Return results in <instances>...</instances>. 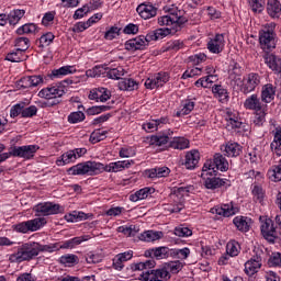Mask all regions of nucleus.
<instances>
[{"mask_svg": "<svg viewBox=\"0 0 281 281\" xmlns=\"http://www.w3.org/2000/svg\"><path fill=\"white\" fill-rule=\"evenodd\" d=\"M133 164V160H123V161H116L111 162L108 166L102 165V162H95V161H86L80 162L76 166H72L68 169L69 175H89L90 177H93V175H100L102 170L105 172H122L125 168H131V165Z\"/></svg>", "mask_w": 281, "mask_h": 281, "instance_id": "1", "label": "nucleus"}, {"mask_svg": "<svg viewBox=\"0 0 281 281\" xmlns=\"http://www.w3.org/2000/svg\"><path fill=\"white\" fill-rule=\"evenodd\" d=\"M38 256L36 243H26L18 248V251L10 255V262H25Z\"/></svg>", "mask_w": 281, "mask_h": 281, "instance_id": "2", "label": "nucleus"}, {"mask_svg": "<svg viewBox=\"0 0 281 281\" xmlns=\"http://www.w3.org/2000/svg\"><path fill=\"white\" fill-rule=\"evenodd\" d=\"M276 24H267L259 32V45L265 54L276 49Z\"/></svg>", "mask_w": 281, "mask_h": 281, "instance_id": "3", "label": "nucleus"}, {"mask_svg": "<svg viewBox=\"0 0 281 281\" xmlns=\"http://www.w3.org/2000/svg\"><path fill=\"white\" fill-rule=\"evenodd\" d=\"M170 278L171 276L168 273L165 266L156 270H146L140 274V280L144 281H167L170 280Z\"/></svg>", "mask_w": 281, "mask_h": 281, "instance_id": "4", "label": "nucleus"}, {"mask_svg": "<svg viewBox=\"0 0 281 281\" xmlns=\"http://www.w3.org/2000/svg\"><path fill=\"white\" fill-rule=\"evenodd\" d=\"M43 225H45V218H34L14 225V229L21 234H27L29 232H37Z\"/></svg>", "mask_w": 281, "mask_h": 281, "instance_id": "5", "label": "nucleus"}, {"mask_svg": "<svg viewBox=\"0 0 281 281\" xmlns=\"http://www.w3.org/2000/svg\"><path fill=\"white\" fill-rule=\"evenodd\" d=\"M261 77L260 75L256 72H250L248 74L244 79H243V85L240 88V91L247 95V93H251V91H256V87H258L261 82Z\"/></svg>", "mask_w": 281, "mask_h": 281, "instance_id": "6", "label": "nucleus"}, {"mask_svg": "<svg viewBox=\"0 0 281 281\" xmlns=\"http://www.w3.org/2000/svg\"><path fill=\"white\" fill-rule=\"evenodd\" d=\"M36 216H50L52 214H58L60 212V204L52 202L40 203L34 206Z\"/></svg>", "mask_w": 281, "mask_h": 281, "instance_id": "7", "label": "nucleus"}, {"mask_svg": "<svg viewBox=\"0 0 281 281\" xmlns=\"http://www.w3.org/2000/svg\"><path fill=\"white\" fill-rule=\"evenodd\" d=\"M261 234L268 243H276V227L273 226V220L271 218H263L261 221Z\"/></svg>", "mask_w": 281, "mask_h": 281, "instance_id": "8", "label": "nucleus"}, {"mask_svg": "<svg viewBox=\"0 0 281 281\" xmlns=\"http://www.w3.org/2000/svg\"><path fill=\"white\" fill-rule=\"evenodd\" d=\"M36 150H38V146L36 145L14 147L11 150V156L22 157L23 159H32V157H34V155L36 154Z\"/></svg>", "mask_w": 281, "mask_h": 281, "instance_id": "9", "label": "nucleus"}, {"mask_svg": "<svg viewBox=\"0 0 281 281\" xmlns=\"http://www.w3.org/2000/svg\"><path fill=\"white\" fill-rule=\"evenodd\" d=\"M262 252L256 254L245 263V273L247 276H255V273H258V270L262 267Z\"/></svg>", "mask_w": 281, "mask_h": 281, "instance_id": "10", "label": "nucleus"}, {"mask_svg": "<svg viewBox=\"0 0 281 281\" xmlns=\"http://www.w3.org/2000/svg\"><path fill=\"white\" fill-rule=\"evenodd\" d=\"M137 14L140 19L148 21V19H154L157 16V7L153 5L150 2H143L136 8Z\"/></svg>", "mask_w": 281, "mask_h": 281, "instance_id": "11", "label": "nucleus"}, {"mask_svg": "<svg viewBox=\"0 0 281 281\" xmlns=\"http://www.w3.org/2000/svg\"><path fill=\"white\" fill-rule=\"evenodd\" d=\"M168 80H170L168 72H158L154 78H148L145 81V87L146 89H157L159 87H164Z\"/></svg>", "mask_w": 281, "mask_h": 281, "instance_id": "12", "label": "nucleus"}, {"mask_svg": "<svg viewBox=\"0 0 281 281\" xmlns=\"http://www.w3.org/2000/svg\"><path fill=\"white\" fill-rule=\"evenodd\" d=\"M225 48V36L223 34H216L214 38H211L207 43V49L211 54H221Z\"/></svg>", "mask_w": 281, "mask_h": 281, "instance_id": "13", "label": "nucleus"}, {"mask_svg": "<svg viewBox=\"0 0 281 281\" xmlns=\"http://www.w3.org/2000/svg\"><path fill=\"white\" fill-rule=\"evenodd\" d=\"M263 60L267 67L271 69V71H274L276 74H281V58L278 57L273 53H265L263 54Z\"/></svg>", "mask_w": 281, "mask_h": 281, "instance_id": "14", "label": "nucleus"}, {"mask_svg": "<svg viewBox=\"0 0 281 281\" xmlns=\"http://www.w3.org/2000/svg\"><path fill=\"white\" fill-rule=\"evenodd\" d=\"M204 179V187L206 190H216L218 188H223V186H232L229 180H223L221 178H216V176H211Z\"/></svg>", "mask_w": 281, "mask_h": 281, "instance_id": "15", "label": "nucleus"}, {"mask_svg": "<svg viewBox=\"0 0 281 281\" xmlns=\"http://www.w3.org/2000/svg\"><path fill=\"white\" fill-rule=\"evenodd\" d=\"M146 47H148V43H146L144 35L125 42V49H127L128 52H137V49H146Z\"/></svg>", "mask_w": 281, "mask_h": 281, "instance_id": "16", "label": "nucleus"}, {"mask_svg": "<svg viewBox=\"0 0 281 281\" xmlns=\"http://www.w3.org/2000/svg\"><path fill=\"white\" fill-rule=\"evenodd\" d=\"M273 100H276V86L272 83H266L261 88V102L270 104Z\"/></svg>", "mask_w": 281, "mask_h": 281, "instance_id": "17", "label": "nucleus"}, {"mask_svg": "<svg viewBox=\"0 0 281 281\" xmlns=\"http://www.w3.org/2000/svg\"><path fill=\"white\" fill-rule=\"evenodd\" d=\"M89 100H100V102H106V100H111V91L106 88H97L90 91Z\"/></svg>", "mask_w": 281, "mask_h": 281, "instance_id": "18", "label": "nucleus"}, {"mask_svg": "<svg viewBox=\"0 0 281 281\" xmlns=\"http://www.w3.org/2000/svg\"><path fill=\"white\" fill-rule=\"evenodd\" d=\"M65 90H60L57 87L45 88L38 92V97L45 98V100H52V98H63Z\"/></svg>", "mask_w": 281, "mask_h": 281, "instance_id": "19", "label": "nucleus"}, {"mask_svg": "<svg viewBox=\"0 0 281 281\" xmlns=\"http://www.w3.org/2000/svg\"><path fill=\"white\" fill-rule=\"evenodd\" d=\"M221 150L227 157H238L243 153V147L238 143H228L223 145Z\"/></svg>", "mask_w": 281, "mask_h": 281, "instance_id": "20", "label": "nucleus"}, {"mask_svg": "<svg viewBox=\"0 0 281 281\" xmlns=\"http://www.w3.org/2000/svg\"><path fill=\"white\" fill-rule=\"evenodd\" d=\"M199 159H201L199 150H191L187 153L184 161L186 168L188 170H194V168H196V165L199 164Z\"/></svg>", "mask_w": 281, "mask_h": 281, "instance_id": "21", "label": "nucleus"}, {"mask_svg": "<svg viewBox=\"0 0 281 281\" xmlns=\"http://www.w3.org/2000/svg\"><path fill=\"white\" fill-rule=\"evenodd\" d=\"M245 109H249L250 111H262V102H260V98H258V94H252L249 98L246 99L244 102Z\"/></svg>", "mask_w": 281, "mask_h": 281, "instance_id": "22", "label": "nucleus"}, {"mask_svg": "<svg viewBox=\"0 0 281 281\" xmlns=\"http://www.w3.org/2000/svg\"><path fill=\"white\" fill-rule=\"evenodd\" d=\"M213 166L216 170H221V172H227V170H229V162L223 154L214 155Z\"/></svg>", "mask_w": 281, "mask_h": 281, "instance_id": "23", "label": "nucleus"}, {"mask_svg": "<svg viewBox=\"0 0 281 281\" xmlns=\"http://www.w3.org/2000/svg\"><path fill=\"white\" fill-rule=\"evenodd\" d=\"M155 192L154 188H143L138 191H136L134 194L130 195V201H133L134 203H137V201H143V199H148L150 194Z\"/></svg>", "mask_w": 281, "mask_h": 281, "instance_id": "24", "label": "nucleus"}, {"mask_svg": "<svg viewBox=\"0 0 281 281\" xmlns=\"http://www.w3.org/2000/svg\"><path fill=\"white\" fill-rule=\"evenodd\" d=\"M168 175H170L168 167H156L147 171L149 179H161L162 177H168Z\"/></svg>", "mask_w": 281, "mask_h": 281, "instance_id": "25", "label": "nucleus"}, {"mask_svg": "<svg viewBox=\"0 0 281 281\" xmlns=\"http://www.w3.org/2000/svg\"><path fill=\"white\" fill-rule=\"evenodd\" d=\"M267 12L272 19L279 18L281 12V4L278 0H268Z\"/></svg>", "mask_w": 281, "mask_h": 281, "instance_id": "26", "label": "nucleus"}, {"mask_svg": "<svg viewBox=\"0 0 281 281\" xmlns=\"http://www.w3.org/2000/svg\"><path fill=\"white\" fill-rule=\"evenodd\" d=\"M250 221L249 217L237 216L233 220V223L239 232H249Z\"/></svg>", "mask_w": 281, "mask_h": 281, "instance_id": "27", "label": "nucleus"}, {"mask_svg": "<svg viewBox=\"0 0 281 281\" xmlns=\"http://www.w3.org/2000/svg\"><path fill=\"white\" fill-rule=\"evenodd\" d=\"M70 74H76V67L63 66L59 69L53 70L50 78H63V76H69Z\"/></svg>", "mask_w": 281, "mask_h": 281, "instance_id": "28", "label": "nucleus"}, {"mask_svg": "<svg viewBox=\"0 0 281 281\" xmlns=\"http://www.w3.org/2000/svg\"><path fill=\"white\" fill-rule=\"evenodd\" d=\"M270 148L274 155L281 157V128L276 131Z\"/></svg>", "mask_w": 281, "mask_h": 281, "instance_id": "29", "label": "nucleus"}, {"mask_svg": "<svg viewBox=\"0 0 281 281\" xmlns=\"http://www.w3.org/2000/svg\"><path fill=\"white\" fill-rule=\"evenodd\" d=\"M215 213L227 218L236 214V209L232 204H223L222 206L215 207Z\"/></svg>", "mask_w": 281, "mask_h": 281, "instance_id": "30", "label": "nucleus"}, {"mask_svg": "<svg viewBox=\"0 0 281 281\" xmlns=\"http://www.w3.org/2000/svg\"><path fill=\"white\" fill-rule=\"evenodd\" d=\"M139 83L135 81L134 79H123L121 82H119V88L121 91H135V89H138Z\"/></svg>", "mask_w": 281, "mask_h": 281, "instance_id": "31", "label": "nucleus"}, {"mask_svg": "<svg viewBox=\"0 0 281 281\" xmlns=\"http://www.w3.org/2000/svg\"><path fill=\"white\" fill-rule=\"evenodd\" d=\"M170 146L176 150H186L190 146V142L183 137H175L170 140Z\"/></svg>", "mask_w": 281, "mask_h": 281, "instance_id": "32", "label": "nucleus"}, {"mask_svg": "<svg viewBox=\"0 0 281 281\" xmlns=\"http://www.w3.org/2000/svg\"><path fill=\"white\" fill-rule=\"evenodd\" d=\"M164 236L161 232L147 231L140 234V239L145 240V243H154V240H159Z\"/></svg>", "mask_w": 281, "mask_h": 281, "instance_id": "33", "label": "nucleus"}, {"mask_svg": "<svg viewBox=\"0 0 281 281\" xmlns=\"http://www.w3.org/2000/svg\"><path fill=\"white\" fill-rule=\"evenodd\" d=\"M78 157H76V150H69L61 155L60 159L57 160V166H65L67 164H71V161H76Z\"/></svg>", "mask_w": 281, "mask_h": 281, "instance_id": "34", "label": "nucleus"}, {"mask_svg": "<svg viewBox=\"0 0 281 281\" xmlns=\"http://www.w3.org/2000/svg\"><path fill=\"white\" fill-rule=\"evenodd\" d=\"M60 265H65V267H75L80 262V259L76 255H64L59 258Z\"/></svg>", "mask_w": 281, "mask_h": 281, "instance_id": "35", "label": "nucleus"}, {"mask_svg": "<svg viewBox=\"0 0 281 281\" xmlns=\"http://www.w3.org/2000/svg\"><path fill=\"white\" fill-rule=\"evenodd\" d=\"M164 267H165L167 273H169V276H170V273H173V274L179 273V271H181V269H183V263L181 261L177 260V261L167 262L164 265Z\"/></svg>", "mask_w": 281, "mask_h": 281, "instance_id": "36", "label": "nucleus"}, {"mask_svg": "<svg viewBox=\"0 0 281 281\" xmlns=\"http://www.w3.org/2000/svg\"><path fill=\"white\" fill-rule=\"evenodd\" d=\"M22 16H25V10H13L8 14L10 25H16L21 21Z\"/></svg>", "mask_w": 281, "mask_h": 281, "instance_id": "37", "label": "nucleus"}, {"mask_svg": "<svg viewBox=\"0 0 281 281\" xmlns=\"http://www.w3.org/2000/svg\"><path fill=\"white\" fill-rule=\"evenodd\" d=\"M5 60H9L10 63H23V60H27V56L16 49L15 52L9 53Z\"/></svg>", "mask_w": 281, "mask_h": 281, "instance_id": "38", "label": "nucleus"}, {"mask_svg": "<svg viewBox=\"0 0 281 281\" xmlns=\"http://www.w3.org/2000/svg\"><path fill=\"white\" fill-rule=\"evenodd\" d=\"M202 179H205L206 177H216V170L214 167V162H212L211 160H207L203 168H202V175H201Z\"/></svg>", "mask_w": 281, "mask_h": 281, "instance_id": "39", "label": "nucleus"}, {"mask_svg": "<svg viewBox=\"0 0 281 281\" xmlns=\"http://www.w3.org/2000/svg\"><path fill=\"white\" fill-rule=\"evenodd\" d=\"M78 109H79V111L72 112L68 116V122L70 124H78V122H83L85 113L82 112V110H85V106L83 105H78ZM80 109H82V110H80Z\"/></svg>", "mask_w": 281, "mask_h": 281, "instance_id": "40", "label": "nucleus"}, {"mask_svg": "<svg viewBox=\"0 0 281 281\" xmlns=\"http://www.w3.org/2000/svg\"><path fill=\"white\" fill-rule=\"evenodd\" d=\"M268 177L271 181H281V160L278 165L272 166V168L268 171Z\"/></svg>", "mask_w": 281, "mask_h": 281, "instance_id": "41", "label": "nucleus"}, {"mask_svg": "<svg viewBox=\"0 0 281 281\" xmlns=\"http://www.w3.org/2000/svg\"><path fill=\"white\" fill-rule=\"evenodd\" d=\"M15 47L18 52H21L22 54H25L27 49H30V38L27 37H19L15 41Z\"/></svg>", "mask_w": 281, "mask_h": 281, "instance_id": "42", "label": "nucleus"}, {"mask_svg": "<svg viewBox=\"0 0 281 281\" xmlns=\"http://www.w3.org/2000/svg\"><path fill=\"white\" fill-rule=\"evenodd\" d=\"M168 142H170V137L166 135H155L150 137L149 144L151 146H165Z\"/></svg>", "mask_w": 281, "mask_h": 281, "instance_id": "43", "label": "nucleus"}, {"mask_svg": "<svg viewBox=\"0 0 281 281\" xmlns=\"http://www.w3.org/2000/svg\"><path fill=\"white\" fill-rule=\"evenodd\" d=\"M265 0H249V5L252 10V12L260 14L261 12L265 11V5H266Z\"/></svg>", "mask_w": 281, "mask_h": 281, "instance_id": "44", "label": "nucleus"}, {"mask_svg": "<svg viewBox=\"0 0 281 281\" xmlns=\"http://www.w3.org/2000/svg\"><path fill=\"white\" fill-rule=\"evenodd\" d=\"M212 91L215 98H218L220 102L223 100H227V90L223 88V86L215 85L213 86Z\"/></svg>", "mask_w": 281, "mask_h": 281, "instance_id": "45", "label": "nucleus"}, {"mask_svg": "<svg viewBox=\"0 0 281 281\" xmlns=\"http://www.w3.org/2000/svg\"><path fill=\"white\" fill-rule=\"evenodd\" d=\"M172 22H173V25H178V27H181V25H184V23H188V18L181 15V11H177L173 9Z\"/></svg>", "mask_w": 281, "mask_h": 281, "instance_id": "46", "label": "nucleus"}, {"mask_svg": "<svg viewBox=\"0 0 281 281\" xmlns=\"http://www.w3.org/2000/svg\"><path fill=\"white\" fill-rule=\"evenodd\" d=\"M34 32H36V24L34 23L24 24L16 30V34H20V35L34 34Z\"/></svg>", "mask_w": 281, "mask_h": 281, "instance_id": "47", "label": "nucleus"}, {"mask_svg": "<svg viewBox=\"0 0 281 281\" xmlns=\"http://www.w3.org/2000/svg\"><path fill=\"white\" fill-rule=\"evenodd\" d=\"M122 76H124V68L122 67L113 68L110 70L108 69L106 71V77L112 78V80H120Z\"/></svg>", "mask_w": 281, "mask_h": 281, "instance_id": "48", "label": "nucleus"}, {"mask_svg": "<svg viewBox=\"0 0 281 281\" xmlns=\"http://www.w3.org/2000/svg\"><path fill=\"white\" fill-rule=\"evenodd\" d=\"M103 139H106V132H101L100 130H97L91 133L90 135V142L91 144H98V142H102Z\"/></svg>", "mask_w": 281, "mask_h": 281, "instance_id": "49", "label": "nucleus"}, {"mask_svg": "<svg viewBox=\"0 0 281 281\" xmlns=\"http://www.w3.org/2000/svg\"><path fill=\"white\" fill-rule=\"evenodd\" d=\"M170 249L168 247H158L154 249V258L157 260H164V258H168V252Z\"/></svg>", "mask_w": 281, "mask_h": 281, "instance_id": "50", "label": "nucleus"}, {"mask_svg": "<svg viewBox=\"0 0 281 281\" xmlns=\"http://www.w3.org/2000/svg\"><path fill=\"white\" fill-rule=\"evenodd\" d=\"M36 113H38V109L36 108V105L25 108V103H23L22 117H34Z\"/></svg>", "mask_w": 281, "mask_h": 281, "instance_id": "51", "label": "nucleus"}, {"mask_svg": "<svg viewBox=\"0 0 281 281\" xmlns=\"http://www.w3.org/2000/svg\"><path fill=\"white\" fill-rule=\"evenodd\" d=\"M55 36L52 33H46L40 37V47H48L54 42Z\"/></svg>", "mask_w": 281, "mask_h": 281, "instance_id": "52", "label": "nucleus"}, {"mask_svg": "<svg viewBox=\"0 0 281 281\" xmlns=\"http://www.w3.org/2000/svg\"><path fill=\"white\" fill-rule=\"evenodd\" d=\"M155 267V260H147L133 266L134 271H144V269H153Z\"/></svg>", "mask_w": 281, "mask_h": 281, "instance_id": "53", "label": "nucleus"}, {"mask_svg": "<svg viewBox=\"0 0 281 281\" xmlns=\"http://www.w3.org/2000/svg\"><path fill=\"white\" fill-rule=\"evenodd\" d=\"M269 267H281V254L280 252H272L269 260Z\"/></svg>", "mask_w": 281, "mask_h": 281, "instance_id": "54", "label": "nucleus"}, {"mask_svg": "<svg viewBox=\"0 0 281 281\" xmlns=\"http://www.w3.org/2000/svg\"><path fill=\"white\" fill-rule=\"evenodd\" d=\"M116 36H120V27L117 26L110 27L104 34V38H106V41H113Z\"/></svg>", "mask_w": 281, "mask_h": 281, "instance_id": "55", "label": "nucleus"}, {"mask_svg": "<svg viewBox=\"0 0 281 281\" xmlns=\"http://www.w3.org/2000/svg\"><path fill=\"white\" fill-rule=\"evenodd\" d=\"M36 247H37V256L38 254H41V251H48L52 254V251H58V247L56 246V244L54 245H41L38 243H36Z\"/></svg>", "mask_w": 281, "mask_h": 281, "instance_id": "56", "label": "nucleus"}, {"mask_svg": "<svg viewBox=\"0 0 281 281\" xmlns=\"http://www.w3.org/2000/svg\"><path fill=\"white\" fill-rule=\"evenodd\" d=\"M175 234L180 238H186L192 236V231L188 227L180 226L175 228Z\"/></svg>", "mask_w": 281, "mask_h": 281, "instance_id": "57", "label": "nucleus"}, {"mask_svg": "<svg viewBox=\"0 0 281 281\" xmlns=\"http://www.w3.org/2000/svg\"><path fill=\"white\" fill-rule=\"evenodd\" d=\"M186 192H190V187H175L173 192L171 193V199H175V196L183 199V194H186Z\"/></svg>", "mask_w": 281, "mask_h": 281, "instance_id": "58", "label": "nucleus"}, {"mask_svg": "<svg viewBox=\"0 0 281 281\" xmlns=\"http://www.w3.org/2000/svg\"><path fill=\"white\" fill-rule=\"evenodd\" d=\"M172 14H173V9L169 11L168 15L161 16L158 19V23L160 25H175V22H172Z\"/></svg>", "mask_w": 281, "mask_h": 281, "instance_id": "59", "label": "nucleus"}, {"mask_svg": "<svg viewBox=\"0 0 281 281\" xmlns=\"http://www.w3.org/2000/svg\"><path fill=\"white\" fill-rule=\"evenodd\" d=\"M252 194H254L255 201L262 203V200L265 199V192L262 191L261 187L255 186L252 189Z\"/></svg>", "mask_w": 281, "mask_h": 281, "instance_id": "60", "label": "nucleus"}, {"mask_svg": "<svg viewBox=\"0 0 281 281\" xmlns=\"http://www.w3.org/2000/svg\"><path fill=\"white\" fill-rule=\"evenodd\" d=\"M226 252L232 257L238 256V244L234 241L228 243L226 246Z\"/></svg>", "mask_w": 281, "mask_h": 281, "instance_id": "61", "label": "nucleus"}, {"mask_svg": "<svg viewBox=\"0 0 281 281\" xmlns=\"http://www.w3.org/2000/svg\"><path fill=\"white\" fill-rule=\"evenodd\" d=\"M101 261L102 257H100V255L88 254L86 257V262H88V265H98V262Z\"/></svg>", "mask_w": 281, "mask_h": 281, "instance_id": "62", "label": "nucleus"}, {"mask_svg": "<svg viewBox=\"0 0 281 281\" xmlns=\"http://www.w3.org/2000/svg\"><path fill=\"white\" fill-rule=\"evenodd\" d=\"M11 117H18V115L23 116V103L15 104L10 112Z\"/></svg>", "mask_w": 281, "mask_h": 281, "instance_id": "63", "label": "nucleus"}, {"mask_svg": "<svg viewBox=\"0 0 281 281\" xmlns=\"http://www.w3.org/2000/svg\"><path fill=\"white\" fill-rule=\"evenodd\" d=\"M207 14H209L210 19H212L213 21L215 19H221V11L216 10L213 7H207Z\"/></svg>", "mask_w": 281, "mask_h": 281, "instance_id": "64", "label": "nucleus"}]
</instances>
